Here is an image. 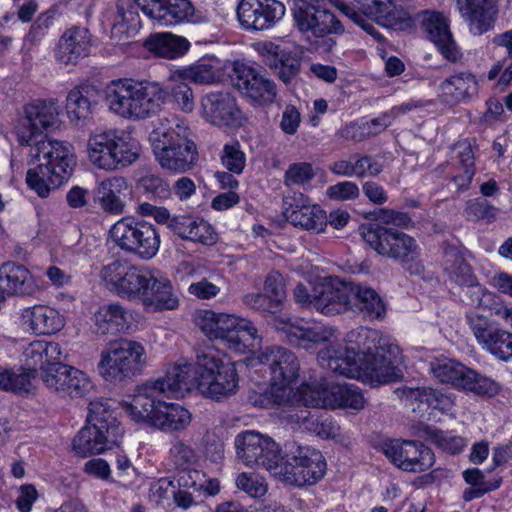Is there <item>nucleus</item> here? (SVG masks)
<instances>
[{"mask_svg":"<svg viewBox=\"0 0 512 512\" xmlns=\"http://www.w3.org/2000/svg\"><path fill=\"white\" fill-rule=\"evenodd\" d=\"M399 346L378 330L358 327L344 343H333L318 352L320 366L335 374L370 384H385L402 378Z\"/></svg>","mask_w":512,"mask_h":512,"instance_id":"obj_1","label":"nucleus"},{"mask_svg":"<svg viewBox=\"0 0 512 512\" xmlns=\"http://www.w3.org/2000/svg\"><path fill=\"white\" fill-rule=\"evenodd\" d=\"M170 368L163 377L155 381H147L136 389V394L131 402L124 406L125 412L137 423H144L163 432L184 430L191 422L190 412L176 403H168L161 399L183 398L188 391L175 394L170 391V386L178 383L177 378L172 377Z\"/></svg>","mask_w":512,"mask_h":512,"instance_id":"obj_2","label":"nucleus"},{"mask_svg":"<svg viewBox=\"0 0 512 512\" xmlns=\"http://www.w3.org/2000/svg\"><path fill=\"white\" fill-rule=\"evenodd\" d=\"M169 368L178 381L170 386L176 395L196 388L203 396L220 400L235 394L239 387L235 363L224 361V355L212 348L198 351L194 364L176 363Z\"/></svg>","mask_w":512,"mask_h":512,"instance_id":"obj_3","label":"nucleus"},{"mask_svg":"<svg viewBox=\"0 0 512 512\" xmlns=\"http://www.w3.org/2000/svg\"><path fill=\"white\" fill-rule=\"evenodd\" d=\"M30 156L40 163L27 171L26 183L40 197L61 186L72 174L76 160L70 143L41 137L29 145Z\"/></svg>","mask_w":512,"mask_h":512,"instance_id":"obj_4","label":"nucleus"},{"mask_svg":"<svg viewBox=\"0 0 512 512\" xmlns=\"http://www.w3.org/2000/svg\"><path fill=\"white\" fill-rule=\"evenodd\" d=\"M153 153L160 166L174 172L184 173L197 163V147L189 139V129L176 118L161 120L150 134Z\"/></svg>","mask_w":512,"mask_h":512,"instance_id":"obj_5","label":"nucleus"},{"mask_svg":"<svg viewBox=\"0 0 512 512\" xmlns=\"http://www.w3.org/2000/svg\"><path fill=\"white\" fill-rule=\"evenodd\" d=\"M88 411L87 424L73 439V449L81 457L101 454L117 446L123 435V429L106 401H90Z\"/></svg>","mask_w":512,"mask_h":512,"instance_id":"obj_6","label":"nucleus"},{"mask_svg":"<svg viewBox=\"0 0 512 512\" xmlns=\"http://www.w3.org/2000/svg\"><path fill=\"white\" fill-rule=\"evenodd\" d=\"M197 325L210 339L221 340L236 353L252 352L260 344L254 324L234 315L204 311L199 315Z\"/></svg>","mask_w":512,"mask_h":512,"instance_id":"obj_7","label":"nucleus"},{"mask_svg":"<svg viewBox=\"0 0 512 512\" xmlns=\"http://www.w3.org/2000/svg\"><path fill=\"white\" fill-rule=\"evenodd\" d=\"M326 471L322 453L311 446L292 443L286 446L284 457L280 455L273 475L295 486L313 485L321 480Z\"/></svg>","mask_w":512,"mask_h":512,"instance_id":"obj_8","label":"nucleus"},{"mask_svg":"<svg viewBox=\"0 0 512 512\" xmlns=\"http://www.w3.org/2000/svg\"><path fill=\"white\" fill-rule=\"evenodd\" d=\"M138 143L115 130L90 135L88 155L93 165L104 170H116L134 163L140 154Z\"/></svg>","mask_w":512,"mask_h":512,"instance_id":"obj_9","label":"nucleus"},{"mask_svg":"<svg viewBox=\"0 0 512 512\" xmlns=\"http://www.w3.org/2000/svg\"><path fill=\"white\" fill-rule=\"evenodd\" d=\"M146 364L144 346L137 341L121 338L102 351L98 363L100 375L108 382L120 383L139 374Z\"/></svg>","mask_w":512,"mask_h":512,"instance_id":"obj_10","label":"nucleus"},{"mask_svg":"<svg viewBox=\"0 0 512 512\" xmlns=\"http://www.w3.org/2000/svg\"><path fill=\"white\" fill-rule=\"evenodd\" d=\"M112 242L120 250L141 259L153 258L159 250L160 236L153 224L133 217H123L109 230Z\"/></svg>","mask_w":512,"mask_h":512,"instance_id":"obj_11","label":"nucleus"},{"mask_svg":"<svg viewBox=\"0 0 512 512\" xmlns=\"http://www.w3.org/2000/svg\"><path fill=\"white\" fill-rule=\"evenodd\" d=\"M371 2L377 18H382L381 23L387 28L403 30L418 25L424 32H451L450 19L444 12L426 9L411 17L407 11L397 9L393 0Z\"/></svg>","mask_w":512,"mask_h":512,"instance_id":"obj_12","label":"nucleus"},{"mask_svg":"<svg viewBox=\"0 0 512 512\" xmlns=\"http://www.w3.org/2000/svg\"><path fill=\"white\" fill-rule=\"evenodd\" d=\"M364 241L378 254L393 258L401 263L413 261L418 256L416 240L393 228L369 224L361 227Z\"/></svg>","mask_w":512,"mask_h":512,"instance_id":"obj_13","label":"nucleus"},{"mask_svg":"<svg viewBox=\"0 0 512 512\" xmlns=\"http://www.w3.org/2000/svg\"><path fill=\"white\" fill-rule=\"evenodd\" d=\"M236 458L245 466L262 467L272 475L280 459L279 445L255 430L240 432L234 440Z\"/></svg>","mask_w":512,"mask_h":512,"instance_id":"obj_14","label":"nucleus"},{"mask_svg":"<svg viewBox=\"0 0 512 512\" xmlns=\"http://www.w3.org/2000/svg\"><path fill=\"white\" fill-rule=\"evenodd\" d=\"M152 276L149 269L121 260H114L101 270V277L108 288L130 300L142 299Z\"/></svg>","mask_w":512,"mask_h":512,"instance_id":"obj_15","label":"nucleus"},{"mask_svg":"<svg viewBox=\"0 0 512 512\" xmlns=\"http://www.w3.org/2000/svg\"><path fill=\"white\" fill-rule=\"evenodd\" d=\"M430 370L440 382L458 389L484 396H494L498 392V386L493 380L451 359L432 362Z\"/></svg>","mask_w":512,"mask_h":512,"instance_id":"obj_16","label":"nucleus"},{"mask_svg":"<svg viewBox=\"0 0 512 512\" xmlns=\"http://www.w3.org/2000/svg\"><path fill=\"white\" fill-rule=\"evenodd\" d=\"M258 360L269 367L273 386L278 387L276 394H272L274 403L281 404L285 398V388L298 377L300 370L298 358L284 347L268 346L260 351Z\"/></svg>","mask_w":512,"mask_h":512,"instance_id":"obj_17","label":"nucleus"},{"mask_svg":"<svg viewBox=\"0 0 512 512\" xmlns=\"http://www.w3.org/2000/svg\"><path fill=\"white\" fill-rule=\"evenodd\" d=\"M385 456L399 469L410 473H421L435 463L431 448L415 440L394 439L382 445Z\"/></svg>","mask_w":512,"mask_h":512,"instance_id":"obj_18","label":"nucleus"},{"mask_svg":"<svg viewBox=\"0 0 512 512\" xmlns=\"http://www.w3.org/2000/svg\"><path fill=\"white\" fill-rule=\"evenodd\" d=\"M25 117L17 127L18 142L22 146L32 145L40 140L43 131L56 127L59 123L58 107L54 100H38L24 108Z\"/></svg>","mask_w":512,"mask_h":512,"instance_id":"obj_19","label":"nucleus"},{"mask_svg":"<svg viewBox=\"0 0 512 512\" xmlns=\"http://www.w3.org/2000/svg\"><path fill=\"white\" fill-rule=\"evenodd\" d=\"M297 304L304 308H313L324 315L340 314L346 301L344 289L337 290L336 283L321 281L309 290L306 285L299 283L293 290Z\"/></svg>","mask_w":512,"mask_h":512,"instance_id":"obj_20","label":"nucleus"},{"mask_svg":"<svg viewBox=\"0 0 512 512\" xmlns=\"http://www.w3.org/2000/svg\"><path fill=\"white\" fill-rule=\"evenodd\" d=\"M135 3L149 18L161 25L202 23L207 20L201 12L195 11L189 0H135Z\"/></svg>","mask_w":512,"mask_h":512,"instance_id":"obj_21","label":"nucleus"},{"mask_svg":"<svg viewBox=\"0 0 512 512\" xmlns=\"http://www.w3.org/2000/svg\"><path fill=\"white\" fill-rule=\"evenodd\" d=\"M237 19L244 29H271L285 15V6L278 0H240Z\"/></svg>","mask_w":512,"mask_h":512,"instance_id":"obj_22","label":"nucleus"},{"mask_svg":"<svg viewBox=\"0 0 512 512\" xmlns=\"http://www.w3.org/2000/svg\"><path fill=\"white\" fill-rule=\"evenodd\" d=\"M467 320L478 343L500 360L512 358V333L496 328L487 317L471 313Z\"/></svg>","mask_w":512,"mask_h":512,"instance_id":"obj_23","label":"nucleus"},{"mask_svg":"<svg viewBox=\"0 0 512 512\" xmlns=\"http://www.w3.org/2000/svg\"><path fill=\"white\" fill-rule=\"evenodd\" d=\"M42 380L61 396L83 397L93 388L85 373L61 362L44 370Z\"/></svg>","mask_w":512,"mask_h":512,"instance_id":"obj_24","label":"nucleus"},{"mask_svg":"<svg viewBox=\"0 0 512 512\" xmlns=\"http://www.w3.org/2000/svg\"><path fill=\"white\" fill-rule=\"evenodd\" d=\"M233 85L246 97L260 105L272 104L278 94L275 82L244 64L234 66Z\"/></svg>","mask_w":512,"mask_h":512,"instance_id":"obj_25","label":"nucleus"},{"mask_svg":"<svg viewBox=\"0 0 512 512\" xmlns=\"http://www.w3.org/2000/svg\"><path fill=\"white\" fill-rule=\"evenodd\" d=\"M253 47L260 54L262 62L286 85L299 74L301 57L297 52L269 41L254 43Z\"/></svg>","mask_w":512,"mask_h":512,"instance_id":"obj_26","label":"nucleus"},{"mask_svg":"<svg viewBox=\"0 0 512 512\" xmlns=\"http://www.w3.org/2000/svg\"><path fill=\"white\" fill-rule=\"evenodd\" d=\"M284 204V216L293 226L317 233L325 230L328 221L326 212L319 205L311 204L302 193L286 197Z\"/></svg>","mask_w":512,"mask_h":512,"instance_id":"obj_27","label":"nucleus"},{"mask_svg":"<svg viewBox=\"0 0 512 512\" xmlns=\"http://www.w3.org/2000/svg\"><path fill=\"white\" fill-rule=\"evenodd\" d=\"M202 116L218 127H236L242 122V112L229 92H212L201 100Z\"/></svg>","mask_w":512,"mask_h":512,"instance_id":"obj_28","label":"nucleus"},{"mask_svg":"<svg viewBox=\"0 0 512 512\" xmlns=\"http://www.w3.org/2000/svg\"><path fill=\"white\" fill-rule=\"evenodd\" d=\"M336 287L337 290L344 289L347 298L341 313L353 309L369 319H378L385 314V304L374 289L354 282H337Z\"/></svg>","mask_w":512,"mask_h":512,"instance_id":"obj_29","label":"nucleus"},{"mask_svg":"<svg viewBox=\"0 0 512 512\" xmlns=\"http://www.w3.org/2000/svg\"><path fill=\"white\" fill-rule=\"evenodd\" d=\"M283 418L293 429H301L321 438H334L339 434V426L327 413L307 408H288Z\"/></svg>","mask_w":512,"mask_h":512,"instance_id":"obj_30","label":"nucleus"},{"mask_svg":"<svg viewBox=\"0 0 512 512\" xmlns=\"http://www.w3.org/2000/svg\"><path fill=\"white\" fill-rule=\"evenodd\" d=\"M137 82L131 79H118L111 81L105 89V100L111 111L115 114L132 119L136 117L137 110Z\"/></svg>","mask_w":512,"mask_h":512,"instance_id":"obj_31","label":"nucleus"},{"mask_svg":"<svg viewBox=\"0 0 512 512\" xmlns=\"http://www.w3.org/2000/svg\"><path fill=\"white\" fill-rule=\"evenodd\" d=\"M289 343L309 349L314 344L329 341L334 329L320 324L310 325L303 319H287L281 328Z\"/></svg>","mask_w":512,"mask_h":512,"instance_id":"obj_32","label":"nucleus"},{"mask_svg":"<svg viewBox=\"0 0 512 512\" xmlns=\"http://www.w3.org/2000/svg\"><path fill=\"white\" fill-rule=\"evenodd\" d=\"M34 280L30 271L15 262H6L0 266V298L7 296L29 295L34 291Z\"/></svg>","mask_w":512,"mask_h":512,"instance_id":"obj_33","label":"nucleus"},{"mask_svg":"<svg viewBox=\"0 0 512 512\" xmlns=\"http://www.w3.org/2000/svg\"><path fill=\"white\" fill-rule=\"evenodd\" d=\"M294 20L301 32H341L344 25L333 13L326 9L311 11L298 7L293 12Z\"/></svg>","mask_w":512,"mask_h":512,"instance_id":"obj_34","label":"nucleus"},{"mask_svg":"<svg viewBox=\"0 0 512 512\" xmlns=\"http://www.w3.org/2000/svg\"><path fill=\"white\" fill-rule=\"evenodd\" d=\"M461 16L470 29L487 31L493 28L496 19V0H457Z\"/></svg>","mask_w":512,"mask_h":512,"instance_id":"obj_35","label":"nucleus"},{"mask_svg":"<svg viewBox=\"0 0 512 512\" xmlns=\"http://www.w3.org/2000/svg\"><path fill=\"white\" fill-rule=\"evenodd\" d=\"M22 320L38 335H51L64 327V318L59 311L45 305H35L24 309Z\"/></svg>","mask_w":512,"mask_h":512,"instance_id":"obj_36","label":"nucleus"},{"mask_svg":"<svg viewBox=\"0 0 512 512\" xmlns=\"http://www.w3.org/2000/svg\"><path fill=\"white\" fill-rule=\"evenodd\" d=\"M127 190V180L124 177L114 176L98 184L96 197L104 211L110 214H121L124 211Z\"/></svg>","mask_w":512,"mask_h":512,"instance_id":"obj_37","label":"nucleus"},{"mask_svg":"<svg viewBox=\"0 0 512 512\" xmlns=\"http://www.w3.org/2000/svg\"><path fill=\"white\" fill-rule=\"evenodd\" d=\"M444 270L449 277L461 286H479L477 277L466 262L463 251L454 245H446L443 253Z\"/></svg>","mask_w":512,"mask_h":512,"instance_id":"obj_38","label":"nucleus"},{"mask_svg":"<svg viewBox=\"0 0 512 512\" xmlns=\"http://www.w3.org/2000/svg\"><path fill=\"white\" fill-rule=\"evenodd\" d=\"M60 354L58 343L44 340L31 342L23 352L28 369L33 371L40 369L41 375L48 367L60 362Z\"/></svg>","mask_w":512,"mask_h":512,"instance_id":"obj_39","label":"nucleus"},{"mask_svg":"<svg viewBox=\"0 0 512 512\" xmlns=\"http://www.w3.org/2000/svg\"><path fill=\"white\" fill-rule=\"evenodd\" d=\"M477 80L469 72H460L445 79L440 84V91L447 102H461L477 93Z\"/></svg>","mask_w":512,"mask_h":512,"instance_id":"obj_40","label":"nucleus"},{"mask_svg":"<svg viewBox=\"0 0 512 512\" xmlns=\"http://www.w3.org/2000/svg\"><path fill=\"white\" fill-rule=\"evenodd\" d=\"M141 301L153 310H171L178 306V298L172 292L170 281L158 279L154 275Z\"/></svg>","mask_w":512,"mask_h":512,"instance_id":"obj_41","label":"nucleus"},{"mask_svg":"<svg viewBox=\"0 0 512 512\" xmlns=\"http://www.w3.org/2000/svg\"><path fill=\"white\" fill-rule=\"evenodd\" d=\"M150 52L156 56L174 59L184 55L189 47V41L177 34H151L144 42Z\"/></svg>","mask_w":512,"mask_h":512,"instance_id":"obj_42","label":"nucleus"},{"mask_svg":"<svg viewBox=\"0 0 512 512\" xmlns=\"http://www.w3.org/2000/svg\"><path fill=\"white\" fill-rule=\"evenodd\" d=\"M95 325L102 335L122 332L130 327V315L119 304L104 305L95 314Z\"/></svg>","mask_w":512,"mask_h":512,"instance_id":"obj_43","label":"nucleus"},{"mask_svg":"<svg viewBox=\"0 0 512 512\" xmlns=\"http://www.w3.org/2000/svg\"><path fill=\"white\" fill-rule=\"evenodd\" d=\"M137 110L135 119H145L158 112L165 101L166 93L155 82H137Z\"/></svg>","mask_w":512,"mask_h":512,"instance_id":"obj_44","label":"nucleus"},{"mask_svg":"<svg viewBox=\"0 0 512 512\" xmlns=\"http://www.w3.org/2000/svg\"><path fill=\"white\" fill-rule=\"evenodd\" d=\"M90 40L87 34H63L57 42L55 56L62 64H76L88 54Z\"/></svg>","mask_w":512,"mask_h":512,"instance_id":"obj_45","label":"nucleus"},{"mask_svg":"<svg viewBox=\"0 0 512 512\" xmlns=\"http://www.w3.org/2000/svg\"><path fill=\"white\" fill-rule=\"evenodd\" d=\"M453 149L457 152L460 168L463 170L453 177L459 189H468L475 175V155L471 142L468 139L458 141Z\"/></svg>","mask_w":512,"mask_h":512,"instance_id":"obj_46","label":"nucleus"},{"mask_svg":"<svg viewBox=\"0 0 512 512\" xmlns=\"http://www.w3.org/2000/svg\"><path fill=\"white\" fill-rule=\"evenodd\" d=\"M299 394L303 406H289L288 408H332V385L326 381L304 384Z\"/></svg>","mask_w":512,"mask_h":512,"instance_id":"obj_47","label":"nucleus"},{"mask_svg":"<svg viewBox=\"0 0 512 512\" xmlns=\"http://www.w3.org/2000/svg\"><path fill=\"white\" fill-rule=\"evenodd\" d=\"M175 77L196 84H214L220 80L219 70L207 60H202L188 68L177 70Z\"/></svg>","mask_w":512,"mask_h":512,"instance_id":"obj_48","label":"nucleus"},{"mask_svg":"<svg viewBox=\"0 0 512 512\" xmlns=\"http://www.w3.org/2000/svg\"><path fill=\"white\" fill-rule=\"evenodd\" d=\"M87 90L73 89L69 92L66 99V110L69 119L78 124L85 121L92 113V103L87 96Z\"/></svg>","mask_w":512,"mask_h":512,"instance_id":"obj_49","label":"nucleus"},{"mask_svg":"<svg viewBox=\"0 0 512 512\" xmlns=\"http://www.w3.org/2000/svg\"><path fill=\"white\" fill-rule=\"evenodd\" d=\"M361 390L353 385H332V408L344 407L360 410L364 407Z\"/></svg>","mask_w":512,"mask_h":512,"instance_id":"obj_50","label":"nucleus"},{"mask_svg":"<svg viewBox=\"0 0 512 512\" xmlns=\"http://www.w3.org/2000/svg\"><path fill=\"white\" fill-rule=\"evenodd\" d=\"M138 189L150 199L165 200L171 195L169 182L152 173H148L138 180Z\"/></svg>","mask_w":512,"mask_h":512,"instance_id":"obj_51","label":"nucleus"},{"mask_svg":"<svg viewBox=\"0 0 512 512\" xmlns=\"http://www.w3.org/2000/svg\"><path fill=\"white\" fill-rule=\"evenodd\" d=\"M427 439L432 441L436 446L451 454H457L462 451L465 446V440L460 436L452 435L450 432L442 431L427 426L424 429Z\"/></svg>","mask_w":512,"mask_h":512,"instance_id":"obj_52","label":"nucleus"},{"mask_svg":"<svg viewBox=\"0 0 512 512\" xmlns=\"http://www.w3.org/2000/svg\"><path fill=\"white\" fill-rule=\"evenodd\" d=\"M220 159L222 165L234 174H241L246 165V156L238 141L225 144Z\"/></svg>","mask_w":512,"mask_h":512,"instance_id":"obj_53","label":"nucleus"},{"mask_svg":"<svg viewBox=\"0 0 512 512\" xmlns=\"http://www.w3.org/2000/svg\"><path fill=\"white\" fill-rule=\"evenodd\" d=\"M315 176L312 165L308 162L290 164L285 171L283 182L287 187L304 186Z\"/></svg>","mask_w":512,"mask_h":512,"instance_id":"obj_54","label":"nucleus"},{"mask_svg":"<svg viewBox=\"0 0 512 512\" xmlns=\"http://www.w3.org/2000/svg\"><path fill=\"white\" fill-rule=\"evenodd\" d=\"M452 35L453 34H429V39L435 44L445 59L456 63L461 60L463 54Z\"/></svg>","mask_w":512,"mask_h":512,"instance_id":"obj_55","label":"nucleus"},{"mask_svg":"<svg viewBox=\"0 0 512 512\" xmlns=\"http://www.w3.org/2000/svg\"><path fill=\"white\" fill-rule=\"evenodd\" d=\"M236 486L254 498H260L267 493L264 479L254 473H240L236 478Z\"/></svg>","mask_w":512,"mask_h":512,"instance_id":"obj_56","label":"nucleus"},{"mask_svg":"<svg viewBox=\"0 0 512 512\" xmlns=\"http://www.w3.org/2000/svg\"><path fill=\"white\" fill-rule=\"evenodd\" d=\"M497 212L498 209L496 207L482 198L468 201L465 208L467 218L475 222L480 220L491 221L495 219Z\"/></svg>","mask_w":512,"mask_h":512,"instance_id":"obj_57","label":"nucleus"},{"mask_svg":"<svg viewBox=\"0 0 512 512\" xmlns=\"http://www.w3.org/2000/svg\"><path fill=\"white\" fill-rule=\"evenodd\" d=\"M186 81L177 77L171 86V96L182 111L189 113L193 111L195 101L193 91Z\"/></svg>","mask_w":512,"mask_h":512,"instance_id":"obj_58","label":"nucleus"},{"mask_svg":"<svg viewBox=\"0 0 512 512\" xmlns=\"http://www.w3.org/2000/svg\"><path fill=\"white\" fill-rule=\"evenodd\" d=\"M354 167V176L358 178H364L367 176L376 177L382 170L383 166L381 163L376 161L372 156L355 153L351 155Z\"/></svg>","mask_w":512,"mask_h":512,"instance_id":"obj_59","label":"nucleus"},{"mask_svg":"<svg viewBox=\"0 0 512 512\" xmlns=\"http://www.w3.org/2000/svg\"><path fill=\"white\" fill-rule=\"evenodd\" d=\"M187 240L203 245H213L217 241V234L207 221L195 217Z\"/></svg>","mask_w":512,"mask_h":512,"instance_id":"obj_60","label":"nucleus"},{"mask_svg":"<svg viewBox=\"0 0 512 512\" xmlns=\"http://www.w3.org/2000/svg\"><path fill=\"white\" fill-rule=\"evenodd\" d=\"M178 487L201 493L203 491L206 479L202 472L189 467L180 468L177 473Z\"/></svg>","mask_w":512,"mask_h":512,"instance_id":"obj_61","label":"nucleus"},{"mask_svg":"<svg viewBox=\"0 0 512 512\" xmlns=\"http://www.w3.org/2000/svg\"><path fill=\"white\" fill-rule=\"evenodd\" d=\"M29 386V373H15L0 367V388L11 391H28Z\"/></svg>","mask_w":512,"mask_h":512,"instance_id":"obj_62","label":"nucleus"},{"mask_svg":"<svg viewBox=\"0 0 512 512\" xmlns=\"http://www.w3.org/2000/svg\"><path fill=\"white\" fill-rule=\"evenodd\" d=\"M433 388L425 387V386H417V387H409L403 386L398 389L400 393V397L406 404L414 405L418 403L419 406L421 404H426L430 407V398L432 394Z\"/></svg>","mask_w":512,"mask_h":512,"instance_id":"obj_63","label":"nucleus"},{"mask_svg":"<svg viewBox=\"0 0 512 512\" xmlns=\"http://www.w3.org/2000/svg\"><path fill=\"white\" fill-rule=\"evenodd\" d=\"M338 137L345 141L362 142L371 137L368 124L350 122L338 130Z\"/></svg>","mask_w":512,"mask_h":512,"instance_id":"obj_64","label":"nucleus"}]
</instances>
